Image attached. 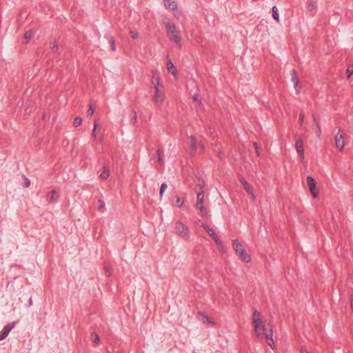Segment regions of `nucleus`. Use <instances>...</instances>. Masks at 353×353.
I'll return each mask as SVG.
<instances>
[{
    "mask_svg": "<svg viewBox=\"0 0 353 353\" xmlns=\"http://www.w3.org/2000/svg\"><path fill=\"white\" fill-rule=\"evenodd\" d=\"M252 323L258 338H266L267 343L273 349L274 340L272 339L273 330L270 324H264L262 322L261 314L257 310L252 314Z\"/></svg>",
    "mask_w": 353,
    "mask_h": 353,
    "instance_id": "f257e3e1",
    "label": "nucleus"
},
{
    "mask_svg": "<svg viewBox=\"0 0 353 353\" xmlns=\"http://www.w3.org/2000/svg\"><path fill=\"white\" fill-rule=\"evenodd\" d=\"M166 33L171 41L178 46L179 49L182 48L181 37L179 32L176 30L174 23L170 19H166L163 21Z\"/></svg>",
    "mask_w": 353,
    "mask_h": 353,
    "instance_id": "f03ea898",
    "label": "nucleus"
},
{
    "mask_svg": "<svg viewBox=\"0 0 353 353\" xmlns=\"http://www.w3.org/2000/svg\"><path fill=\"white\" fill-rule=\"evenodd\" d=\"M232 247L236 254L245 263L251 261L250 256L246 252L243 245L237 240L232 241Z\"/></svg>",
    "mask_w": 353,
    "mask_h": 353,
    "instance_id": "7ed1b4c3",
    "label": "nucleus"
},
{
    "mask_svg": "<svg viewBox=\"0 0 353 353\" xmlns=\"http://www.w3.org/2000/svg\"><path fill=\"white\" fill-rule=\"evenodd\" d=\"M204 201V190L203 188H201L199 192L196 196V208L199 210L200 215L203 217H208L210 215L203 205Z\"/></svg>",
    "mask_w": 353,
    "mask_h": 353,
    "instance_id": "20e7f679",
    "label": "nucleus"
},
{
    "mask_svg": "<svg viewBox=\"0 0 353 353\" xmlns=\"http://www.w3.org/2000/svg\"><path fill=\"white\" fill-rule=\"evenodd\" d=\"M174 230L178 235L183 238H188L190 236V230L181 221H177L175 223Z\"/></svg>",
    "mask_w": 353,
    "mask_h": 353,
    "instance_id": "39448f33",
    "label": "nucleus"
},
{
    "mask_svg": "<svg viewBox=\"0 0 353 353\" xmlns=\"http://www.w3.org/2000/svg\"><path fill=\"white\" fill-rule=\"evenodd\" d=\"M201 226L203 228V229L208 232V234L211 236L213 239L214 240L216 245L219 247V248H223V243L222 241L219 238L218 235L214 232V231L210 228L208 225L202 223Z\"/></svg>",
    "mask_w": 353,
    "mask_h": 353,
    "instance_id": "423d86ee",
    "label": "nucleus"
},
{
    "mask_svg": "<svg viewBox=\"0 0 353 353\" xmlns=\"http://www.w3.org/2000/svg\"><path fill=\"white\" fill-rule=\"evenodd\" d=\"M336 147L339 151H342L345 147V143L344 139V134L342 130H339L335 135Z\"/></svg>",
    "mask_w": 353,
    "mask_h": 353,
    "instance_id": "0eeeda50",
    "label": "nucleus"
},
{
    "mask_svg": "<svg viewBox=\"0 0 353 353\" xmlns=\"http://www.w3.org/2000/svg\"><path fill=\"white\" fill-rule=\"evenodd\" d=\"M165 97L163 90H155L153 96L154 101L158 106L161 105L163 103Z\"/></svg>",
    "mask_w": 353,
    "mask_h": 353,
    "instance_id": "6e6552de",
    "label": "nucleus"
},
{
    "mask_svg": "<svg viewBox=\"0 0 353 353\" xmlns=\"http://www.w3.org/2000/svg\"><path fill=\"white\" fill-rule=\"evenodd\" d=\"M196 318L199 321H201L203 323L208 324V325H210L211 327H213L216 325L215 321L210 320L207 315L204 314L201 312H199L196 314Z\"/></svg>",
    "mask_w": 353,
    "mask_h": 353,
    "instance_id": "1a4fd4ad",
    "label": "nucleus"
},
{
    "mask_svg": "<svg viewBox=\"0 0 353 353\" xmlns=\"http://www.w3.org/2000/svg\"><path fill=\"white\" fill-rule=\"evenodd\" d=\"M307 185L310 188V191L314 198L318 196V192L316 191V182L311 176L307 177Z\"/></svg>",
    "mask_w": 353,
    "mask_h": 353,
    "instance_id": "9d476101",
    "label": "nucleus"
},
{
    "mask_svg": "<svg viewBox=\"0 0 353 353\" xmlns=\"http://www.w3.org/2000/svg\"><path fill=\"white\" fill-rule=\"evenodd\" d=\"M295 147L297 153L299 154L301 161L304 159V148H303V141L299 137L296 138L295 141Z\"/></svg>",
    "mask_w": 353,
    "mask_h": 353,
    "instance_id": "9b49d317",
    "label": "nucleus"
},
{
    "mask_svg": "<svg viewBox=\"0 0 353 353\" xmlns=\"http://www.w3.org/2000/svg\"><path fill=\"white\" fill-rule=\"evenodd\" d=\"M15 326L14 323H8L6 325L4 326L3 330L0 332V341L6 339L8 335L9 334L10 332L12 330V329Z\"/></svg>",
    "mask_w": 353,
    "mask_h": 353,
    "instance_id": "f8f14e48",
    "label": "nucleus"
},
{
    "mask_svg": "<svg viewBox=\"0 0 353 353\" xmlns=\"http://www.w3.org/2000/svg\"><path fill=\"white\" fill-rule=\"evenodd\" d=\"M239 181L243 185L248 194H250L253 199H254L255 196L252 186L245 181L243 176L239 177Z\"/></svg>",
    "mask_w": 353,
    "mask_h": 353,
    "instance_id": "ddd939ff",
    "label": "nucleus"
},
{
    "mask_svg": "<svg viewBox=\"0 0 353 353\" xmlns=\"http://www.w3.org/2000/svg\"><path fill=\"white\" fill-rule=\"evenodd\" d=\"M164 5L167 8L171 10H175L177 8V6L175 2L172 1L171 0H164Z\"/></svg>",
    "mask_w": 353,
    "mask_h": 353,
    "instance_id": "4468645a",
    "label": "nucleus"
},
{
    "mask_svg": "<svg viewBox=\"0 0 353 353\" xmlns=\"http://www.w3.org/2000/svg\"><path fill=\"white\" fill-rule=\"evenodd\" d=\"M110 174V168L107 165H104L103 166V170L101 172V174H100L99 177L101 179L105 180V179H107L109 177Z\"/></svg>",
    "mask_w": 353,
    "mask_h": 353,
    "instance_id": "2eb2a0df",
    "label": "nucleus"
},
{
    "mask_svg": "<svg viewBox=\"0 0 353 353\" xmlns=\"http://www.w3.org/2000/svg\"><path fill=\"white\" fill-rule=\"evenodd\" d=\"M291 80L293 82V87L296 88L299 84V79L296 72L294 70L291 71Z\"/></svg>",
    "mask_w": 353,
    "mask_h": 353,
    "instance_id": "dca6fc26",
    "label": "nucleus"
},
{
    "mask_svg": "<svg viewBox=\"0 0 353 353\" xmlns=\"http://www.w3.org/2000/svg\"><path fill=\"white\" fill-rule=\"evenodd\" d=\"M190 147L192 152L196 151V141L194 137L191 136L190 138Z\"/></svg>",
    "mask_w": 353,
    "mask_h": 353,
    "instance_id": "f3484780",
    "label": "nucleus"
},
{
    "mask_svg": "<svg viewBox=\"0 0 353 353\" xmlns=\"http://www.w3.org/2000/svg\"><path fill=\"white\" fill-rule=\"evenodd\" d=\"M313 119H314V130L315 131L316 136L319 137L321 136V133L320 125L318 123V122L314 117H313Z\"/></svg>",
    "mask_w": 353,
    "mask_h": 353,
    "instance_id": "a211bd4d",
    "label": "nucleus"
},
{
    "mask_svg": "<svg viewBox=\"0 0 353 353\" xmlns=\"http://www.w3.org/2000/svg\"><path fill=\"white\" fill-rule=\"evenodd\" d=\"M158 161L161 165L164 163V161L163 159V150L162 149L159 148L157 151Z\"/></svg>",
    "mask_w": 353,
    "mask_h": 353,
    "instance_id": "6ab92c4d",
    "label": "nucleus"
},
{
    "mask_svg": "<svg viewBox=\"0 0 353 353\" xmlns=\"http://www.w3.org/2000/svg\"><path fill=\"white\" fill-rule=\"evenodd\" d=\"M167 68H168V71L173 75H176V68L173 64V63L170 61L168 63V65H167Z\"/></svg>",
    "mask_w": 353,
    "mask_h": 353,
    "instance_id": "aec40b11",
    "label": "nucleus"
},
{
    "mask_svg": "<svg viewBox=\"0 0 353 353\" xmlns=\"http://www.w3.org/2000/svg\"><path fill=\"white\" fill-rule=\"evenodd\" d=\"M58 193L56 190H52L49 195V199L51 202H54L57 200L58 199Z\"/></svg>",
    "mask_w": 353,
    "mask_h": 353,
    "instance_id": "412c9836",
    "label": "nucleus"
},
{
    "mask_svg": "<svg viewBox=\"0 0 353 353\" xmlns=\"http://www.w3.org/2000/svg\"><path fill=\"white\" fill-rule=\"evenodd\" d=\"M272 17L274 20H276V21H279V13H278V9L276 8V6H273L272 8Z\"/></svg>",
    "mask_w": 353,
    "mask_h": 353,
    "instance_id": "4be33fe9",
    "label": "nucleus"
},
{
    "mask_svg": "<svg viewBox=\"0 0 353 353\" xmlns=\"http://www.w3.org/2000/svg\"><path fill=\"white\" fill-rule=\"evenodd\" d=\"M33 36V32L32 30L27 31L24 34V39H26L25 43H28L29 40Z\"/></svg>",
    "mask_w": 353,
    "mask_h": 353,
    "instance_id": "5701e85b",
    "label": "nucleus"
},
{
    "mask_svg": "<svg viewBox=\"0 0 353 353\" xmlns=\"http://www.w3.org/2000/svg\"><path fill=\"white\" fill-rule=\"evenodd\" d=\"M109 41L111 46V50L114 52L116 51V45H115V41L113 37L110 36L109 37Z\"/></svg>",
    "mask_w": 353,
    "mask_h": 353,
    "instance_id": "b1692460",
    "label": "nucleus"
},
{
    "mask_svg": "<svg viewBox=\"0 0 353 353\" xmlns=\"http://www.w3.org/2000/svg\"><path fill=\"white\" fill-rule=\"evenodd\" d=\"M81 123H82V119L79 117H77L74 119L73 125L74 127H78L81 124Z\"/></svg>",
    "mask_w": 353,
    "mask_h": 353,
    "instance_id": "393cba45",
    "label": "nucleus"
},
{
    "mask_svg": "<svg viewBox=\"0 0 353 353\" xmlns=\"http://www.w3.org/2000/svg\"><path fill=\"white\" fill-rule=\"evenodd\" d=\"M152 83L154 84V88H158L159 85V79L157 76L152 77Z\"/></svg>",
    "mask_w": 353,
    "mask_h": 353,
    "instance_id": "a878e982",
    "label": "nucleus"
},
{
    "mask_svg": "<svg viewBox=\"0 0 353 353\" xmlns=\"http://www.w3.org/2000/svg\"><path fill=\"white\" fill-rule=\"evenodd\" d=\"M130 35L133 39H137L139 38V34L137 31H130Z\"/></svg>",
    "mask_w": 353,
    "mask_h": 353,
    "instance_id": "bb28decb",
    "label": "nucleus"
},
{
    "mask_svg": "<svg viewBox=\"0 0 353 353\" xmlns=\"http://www.w3.org/2000/svg\"><path fill=\"white\" fill-rule=\"evenodd\" d=\"M346 73H347V77L350 78V76L353 74V65H348V67L346 70Z\"/></svg>",
    "mask_w": 353,
    "mask_h": 353,
    "instance_id": "cd10ccee",
    "label": "nucleus"
},
{
    "mask_svg": "<svg viewBox=\"0 0 353 353\" xmlns=\"http://www.w3.org/2000/svg\"><path fill=\"white\" fill-rule=\"evenodd\" d=\"M183 204V200L180 197H176V199L175 200V205L177 207L181 208Z\"/></svg>",
    "mask_w": 353,
    "mask_h": 353,
    "instance_id": "c85d7f7f",
    "label": "nucleus"
},
{
    "mask_svg": "<svg viewBox=\"0 0 353 353\" xmlns=\"http://www.w3.org/2000/svg\"><path fill=\"white\" fill-rule=\"evenodd\" d=\"M167 188V184L165 183H163L161 185V188H160V192H159V194H160V196H163L164 192L165 191Z\"/></svg>",
    "mask_w": 353,
    "mask_h": 353,
    "instance_id": "c756f323",
    "label": "nucleus"
},
{
    "mask_svg": "<svg viewBox=\"0 0 353 353\" xmlns=\"http://www.w3.org/2000/svg\"><path fill=\"white\" fill-rule=\"evenodd\" d=\"M92 338H93V343H99L100 342V337L99 336V335L96 333H94L92 334Z\"/></svg>",
    "mask_w": 353,
    "mask_h": 353,
    "instance_id": "7c9ffc66",
    "label": "nucleus"
},
{
    "mask_svg": "<svg viewBox=\"0 0 353 353\" xmlns=\"http://www.w3.org/2000/svg\"><path fill=\"white\" fill-rule=\"evenodd\" d=\"M98 127V123L97 121L94 122V128L92 130V136L93 137L94 139L96 138L97 137V128Z\"/></svg>",
    "mask_w": 353,
    "mask_h": 353,
    "instance_id": "2f4dec72",
    "label": "nucleus"
},
{
    "mask_svg": "<svg viewBox=\"0 0 353 353\" xmlns=\"http://www.w3.org/2000/svg\"><path fill=\"white\" fill-rule=\"evenodd\" d=\"M94 108L90 105L89 109L88 110L87 114L88 117H92L94 114Z\"/></svg>",
    "mask_w": 353,
    "mask_h": 353,
    "instance_id": "473e14b6",
    "label": "nucleus"
},
{
    "mask_svg": "<svg viewBox=\"0 0 353 353\" xmlns=\"http://www.w3.org/2000/svg\"><path fill=\"white\" fill-rule=\"evenodd\" d=\"M132 121L134 124H135L137 122V112L134 110H132Z\"/></svg>",
    "mask_w": 353,
    "mask_h": 353,
    "instance_id": "72a5a7b5",
    "label": "nucleus"
},
{
    "mask_svg": "<svg viewBox=\"0 0 353 353\" xmlns=\"http://www.w3.org/2000/svg\"><path fill=\"white\" fill-rule=\"evenodd\" d=\"M97 203H98V210L99 211H101L105 207L104 203L101 200H99Z\"/></svg>",
    "mask_w": 353,
    "mask_h": 353,
    "instance_id": "f704fd0d",
    "label": "nucleus"
},
{
    "mask_svg": "<svg viewBox=\"0 0 353 353\" xmlns=\"http://www.w3.org/2000/svg\"><path fill=\"white\" fill-rule=\"evenodd\" d=\"M24 179H25V183H24V187L25 188H28L30 186V181L29 179H28L27 177L24 176Z\"/></svg>",
    "mask_w": 353,
    "mask_h": 353,
    "instance_id": "c9c22d12",
    "label": "nucleus"
},
{
    "mask_svg": "<svg viewBox=\"0 0 353 353\" xmlns=\"http://www.w3.org/2000/svg\"><path fill=\"white\" fill-rule=\"evenodd\" d=\"M193 100L194 101L199 102V103L201 105V101L199 99V95L197 94L193 95Z\"/></svg>",
    "mask_w": 353,
    "mask_h": 353,
    "instance_id": "e433bc0d",
    "label": "nucleus"
},
{
    "mask_svg": "<svg viewBox=\"0 0 353 353\" xmlns=\"http://www.w3.org/2000/svg\"><path fill=\"white\" fill-rule=\"evenodd\" d=\"M253 145L255 148V152H256V155L259 156L260 152H259V149L257 144L256 143H253Z\"/></svg>",
    "mask_w": 353,
    "mask_h": 353,
    "instance_id": "4c0bfd02",
    "label": "nucleus"
},
{
    "mask_svg": "<svg viewBox=\"0 0 353 353\" xmlns=\"http://www.w3.org/2000/svg\"><path fill=\"white\" fill-rule=\"evenodd\" d=\"M299 117H300V123H301V125H302L303 123V120H304V114L301 113Z\"/></svg>",
    "mask_w": 353,
    "mask_h": 353,
    "instance_id": "58836bf2",
    "label": "nucleus"
},
{
    "mask_svg": "<svg viewBox=\"0 0 353 353\" xmlns=\"http://www.w3.org/2000/svg\"><path fill=\"white\" fill-rule=\"evenodd\" d=\"M308 8H309V9H310V10H312L314 9V3H313L312 1H310V2L308 3Z\"/></svg>",
    "mask_w": 353,
    "mask_h": 353,
    "instance_id": "ea45409f",
    "label": "nucleus"
},
{
    "mask_svg": "<svg viewBox=\"0 0 353 353\" xmlns=\"http://www.w3.org/2000/svg\"><path fill=\"white\" fill-rule=\"evenodd\" d=\"M52 51L55 52L58 50V44L57 43H54L53 46L52 47Z\"/></svg>",
    "mask_w": 353,
    "mask_h": 353,
    "instance_id": "a19ab883",
    "label": "nucleus"
},
{
    "mask_svg": "<svg viewBox=\"0 0 353 353\" xmlns=\"http://www.w3.org/2000/svg\"><path fill=\"white\" fill-rule=\"evenodd\" d=\"M105 271L106 274H108V276H110L111 272H110V270L109 267L105 266Z\"/></svg>",
    "mask_w": 353,
    "mask_h": 353,
    "instance_id": "79ce46f5",
    "label": "nucleus"
},
{
    "mask_svg": "<svg viewBox=\"0 0 353 353\" xmlns=\"http://www.w3.org/2000/svg\"><path fill=\"white\" fill-rule=\"evenodd\" d=\"M199 148H200L201 152H203L204 150V149H205V145H204V144L203 143H199Z\"/></svg>",
    "mask_w": 353,
    "mask_h": 353,
    "instance_id": "37998d69",
    "label": "nucleus"
},
{
    "mask_svg": "<svg viewBox=\"0 0 353 353\" xmlns=\"http://www.w3.org/2000/svg\"><path fill=\"white\" fill-rule=\"evenodd\" d=\"M351 307H352V309L353 310V295L351 297Z\"/></svg>",
    "mask_w": 353,
    "mask_h": 353,
    "instance_id": "c03bdc74",
    "label": "nucleus"
},
{
    "mask_svg": "<svg viewBox=\"0 0 353 353\" xmlns=\"http://www.w3.org/2000/svg\"><path fill=\"white\" fill-rule=\"evenodd\" d=\"M301 353H307V351H305V350H302V351H301Z\"/></svg>",
    "mask_w": 353,
    "mask_h": 353,
    "instance_id": "a18cd8bd",
    "label": "nucleus"
},
{
    "mask_svg": "<svg viewBox=\"0 0 353 353\" xmlns=\"http://www.w3.org/2000/svg\"><path fill=\"white\" fill-rule=\"evenodd\" d=\"M46 118V114H43V119H45Z\"/></svg>",
    "mask_w": 353,
    "mask_h": 353,
    "instance_id": "49530a36",
    "label": "nucleus"
},
{
    "mask_svg": "<svg viewBox=\"0 0 353 353\" xmlns=\"http://www.w3.org/2000/svg\"><path fill=\"white\" fill-rule=\"evenodd\" d=\"M192 353H196V352L195 351H193V352H192Z\"/></svg>",
    "mask_w": 353,
    "mask_h": 353,
    "instance_id": "de8ad7c7",
    "label": "nucleus"
}]
</instances>
